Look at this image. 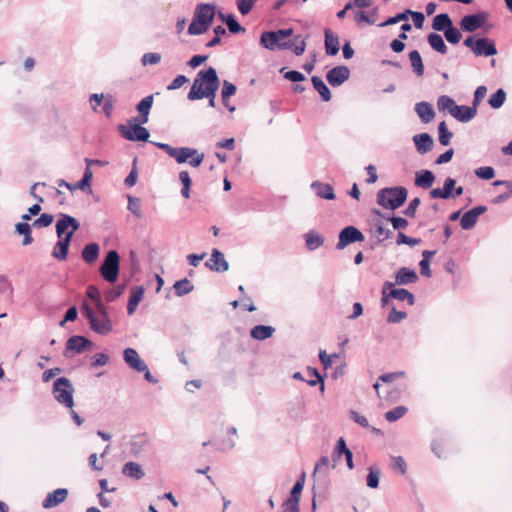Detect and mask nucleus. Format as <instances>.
<instances>
[{
  "label": "nucleus",
  "instance_id": "f257e3e1",
  "mask_svg": "<svg viewBox=\"0 0 512 512\" xmlns=\"http://www.w3.org/2000/svg\"><path fill=\"white\" fill-rule=\"evenodd\" d=\"M220 86V79L217 71L213 67L206 70H200L193 81L191 89L187 95L190 101L207 98L209 107H215V94Z\"/></svg>",
  "mask_w": 512,
  "mask_h": 512
},
{
  "label": "nucleus",
  "instance_id": "f03ea898",
  "mask_svg": "<svg viewBox=\"0 0 512 512\" xmlns=\"http://www.w3.org/2000/svg\"><path fill=\"white\" fill-rule=\"evenodd\" d=\"M56 242L52 256L57 260H66L74 233L80 228V222L73 216L61 213L56 222Z\"/></svg>",
  "mask_w": 512,
  "mask_h": 512
},
{
  "label": "nucleus",
  "instance_id": "7ed1b4c3",
  "mask_svg": "<svg viewBox=\"0 0 512 512\" xmlns=\"http://www.w3.org/2000/svg\"><path fill=\"white\" fill-rule=\"evenodd\" d=\"M83 316L88 320L89 327L95 333L107 335L113 329V324L105 304H99L98 308H92L87 302L81 306Z\"/></svg>",
  "mask_w": 512,
  "mask_h": 512
},
{
  "label": "nucleus",
  "instance_id": "20e7f679",
  "mask_svg": "<svg viewBox=\"0 0 512 512\" xmlns=\"http://www.w3.org/2000/svg\"><path fill=\"white\" fill-rule=\"evenodd\" d=\"M260 44L270 51L291 49L296 56L302 55L306 49V40L302 35H296L292 40L281 42L275 31L263 32Z\"/></svg>",
  "mask_w": 512,
  "mask_h": 512
},
{
  "label": "nucleus",
  "instance_id": "39448f33",
  "mask_svg": "<svg viewBox=\"0 0 512 512\" xmlns=\"http://www.w3.org/2000/svg\"><path fill=\"white\" fill-rule=\"evenodd\" d=\"M407 196L405 187H386L377 192V203L384 209L395 210L405 203Z\"/></svg>",
  "mask_w": 512,
  "mask_h": 512
},
{
  "label": "nucleus",
  "instance_id": "423d86ee",
  "mask_svg": "<svg viewBox=\"0 0 512 512\" xmlns=\"http://www.w3.org/2000/svg\"><path fill=\"white\" fill-rule=\"evenodd\" d=\"M53 395L56 401L65 407H74V387L67 377H59L53 384Z\"/></svg>",
  "mask_w": 512,
  "mask_h": 512
},
{
  "label": "nucleus",
  "instance_id": "0eeeda50",
  "mask_svg": "<svg viewBox=\"0 0 512 512\" xmlns=\"http://www.w3.org/2000/svg\"><path fill=\"white\" fill-rule=\"evenodd\" d=\"M120 270V256L116 250L107 252L103 263L100 266V274L109 283H115Z\"/></svg>",
  "mask_w": 512,
  "mask_h": 512
},
{
  "label": "nucleus",
  "instance_id": "6e6552de",
  "mask_svg": "<svg viewBox=\"0 0 512 512\" xmlns=\"http://www.w3.org/2000/svg\"><path fill=\"white\" fill-rule=\"evenodd\" d=\"M144 124H140L139 122H135L134 124H130V128L125 125H119L118 130L121 136L129 141H148L150 137L149 131L143 127Z\"/></svg>",
  "mask_w": 512,
  "mask_h": 512
},
{
  "label": "nucleus",
  "instance_id": "1a4fd4ad",
  "mask_svg": "<svg viewBox=\"0 0 512 512\" xmlns=\"http://www.w3.org/2000/svg\"><path fill=\"white\" fill-rule=\"evenodd\" d=\"M338 238L336 248L342 250L352 243L364 241L365 236L355 226H346L340 231Z\"/></svg>",
  "mask_w": 512,
  "mask_h": 512
},
{
  "label": "nucleus",
  "instance_id": "9d476101",
  "mask_svg": "<svg viewBox=\"0 0 512 512\" xmlns=\"http://www.w3.org/2000/svg\"><path fill=\"white\" fill-rule=\"evenodd\" d=\"M159 149L165 151L171 158L175 159L178 164L188 162L190 155H193L190 147H173L167 143L151 142Z\"/></svg>",
  "mask_w": 512,
  "mask_h": 512
},
{
  "label": "nucleus",
  "instance_id": "9b49d317",
  "mask_svg": "<svg viewBox=\"0 0 512 512\" xmlns=\"http://www.w3.org/2000/svg\"><path fill=\"white\" fill-rule=\"evenodd\" d=\"M488 19V14L484 11L478 12L476 14H470L464 16L460 21V27L465 32H474Z\"/></svg>",
  "mask_w": 512,
  "mask_h": 512
},
{
  "label": "nucleus",
  "instance_id": "f8f14e48",
  "mask_svg": "<svg viewBox=\"0 0 512 512\" xmlns=\"http://www.w3.org/2000/svg\"><path fill=\"white\" fill-rule=\"evenodd\" d=\"M92 177H93V172L91 170V166H88V164H86V168L84 170L82 179L80 181H78L77 183H75V185H71V183H68L64 179H59L57 181V184L60 187H66L70 191H74L76 189H80L82 191H86L88 189L89 191H91L90 183H91Z\"/></svg>",
  "mask_w": 512,
  "mask_h": 512
},
{
  "label": "nucleus",
  "instance_id": "ddd939ff",
  "mask_svg": "<svg viewBox=\"0 0 512 512\" xmlns=\"http://www.w3.org/2000/svg\"><path fill=\"white\" fill-rule=\"evenodd\" d=\"M216 6L212 3H199L196 5L193 17L198 22L211 26L215 17Z\"/></svg>",
  "mask_w": 512,
  "mask_h": 512
},
{
  "label": "nucleus",
  "instance_id": "4468645a",
  "mask_svg": "<svg viewBox=\"0 0 512 512\" xmlns=\"http://www.w3.org/2000/svg\"><path fill=\"white\" fill-rule=\"evenodd\" d=\"M350 77V70L347 66H336L326 74L328 83L333 87H338L347 81Z\"/></svg>",
  "mask_w": 512,
  "mask_h": 512
},
{
  "label": "nucleus",
  "instance_id": "2eb2a0df",
  "mask_svg": "<svg viewBox=\"0 0 512 512\" xmlns=\"http://www.w3.org/2000/svg\"><path fill=\"white\" fill-rule=\"evenodd\" d=\"M205 266L216 272H225L229 269V264L225 260L224 254L216 248L212 249L211 256L205 262Z\"/></svg>",
  "mask_w": 512,
  "mask_h": 512
},
{
  "label": "nucleus",
  "instance_id": "dca6fc26",
  "mask_svg": "<svg viewBox=\"0 0 512 512\" xmlns=\"http://www.w3.org/2000/svg\"><path fill=\"white\" fill-rule=\"evenodd\" d=\"M154 101L153 94H150L144 97L137 105L136 110L139 115L133 118L134 122H139L140 124H146L149 120L150 110L152 108Z\"/></svg>",
  "mask_w": 512,
  "mask_h": 512
},
{
  "label": "nucleus",
  "instance_id": "f3484780",
  "mask_svg": "<svg viewBox=\"0 0 512 512\" xmlns=\"http://www.w3.org/2000/svg\"><path fill=\"white\" fill-rule=\"evenodd\" d=\"M92 342L81 335H74L70 337L66 342V352L75 351L76 353H82L85 350L91 349ZM67 356V354H65Z\"/></svg>",
  "mask_w": 512,
  "mask_h": 512
},
{
  "label": "nucleus",
  "instance_id": "a211bd4d",
  "mask_svg": "<svg viewBox=\"0 0 512 512\" xmlns=\"http://www.w3.org/2000/svg\"><path fill=\"white\" fill-rule=\"evenodd\" d=\"M455 185L456 180L451 177H447L444 181L443 187L430 190L429 195L432 199H449L452 196Z\"/></svg>",
  "mask_w": 512,
  "mask_h": 512
},
{
  "label": "nucleus",
  "instance_id": "6ab92c4d",
  "mask_svg": "<svg viewBox=\"0 0 512 512\" xmlns=\"http://www.w3.org/2000/svg\"><path fill=\"white\" fill-rule=\"evenodd\" d=\"M124 360L128 366L137 372L146 370V363L139 357L134 348H126L123 352Z\"/></svg>",
  "mask_w": 512,
  "mask_h": 512
},
{
  "label": "nucleus",
  "instance_id": "aec40b11",
  "mask_svg": "<svg viewBox=\"0 0 512 512\" xmlns=\"http://www.w3.org/2000/svg\"><path fill=\"white\" fill-rule=\"evenodd\" d=\"M476 56H494L497 54V48L494 40L489 38H478L476 49H474Z\"/></svg>",
  "mask_w": 512,
  "mask_h": 512
},
{
  "label": "nucleus",
  "instance_id": "412c9836",
  "mask_svg": "<svg viewBox=\"0 0 512 512\" xmlns=\"http://www.w3.org/2000/svg\"><path fill=\"white\" fill-rule=\"evenodd\" d=\"M412 140L415 144L418 153L420 154L428 153L429 151L432 150L434 145L432 136L426 132L414 135Z\"/></svg>",
  "mask_w": 512,
  "mask_h": 512
},
{
  "label": "nucleus",
  "instance_id": "4be33fe9",
  "mask_svg": "<svg viewBox=\"0 0 512 512\" xmlns=\"http://www.w3.org/2000/svg\"><path fill=\"white\" fill-rule=\"evenodd\" d=\"M68 496V490L65 488H58L51 493H48L45 499L43 500L44 508H51L58 506L63 503Z\"/></svg>",
  "mask_w": 512,
  "mask_h": 512
},
{
  "label": "nucleus",
  "instance_id": "5701e85b",
  "mask_svg": "<svg viewBox=\"0 0 512 512\" xmlns=\"http://www.w3.org/2000/svg\"><path fill=\"white\" fill-rule=\"evenodd\" d=\"M452 110L451 116L462 123L469 122L477 114V110L475 108H471V106L457 105Z\"/></svg>",
  "mask_w": 512,
  "mask_h": 512
},
{
  "label": "nucleus",
  "instance_id": "b1692460",
  "mask_svg": "<svg viewBox=\"0 0 512 512\" xmlns=\"http://www.w3.org/2000/svg\"><path fill=\"white\" fill-rule=\"evenodd\" d=\"M311 188L319 198L326 200H334L336 197L334 188L332 187V185L328 183L314 181L311 184Z\"/></svg>",
  "mask_w": 512,
  "mask_h": 512
},
{
  "label": "nucleus",
  "instance_id": "393cba45",
  "mask_svg": "<svg viewBox=\"0 0 512 512\" xmlns=\"http://www.w3.org/2000/svg\"><path fill=\"white\" fill-rule=\"evenodd\" d=\"M418 280V275L415 270L408 267L400 268L395 274V284L406 285L415 283Z\"/></svg>",
  "mask_w": 512,
  "mask_h": 512
},
{
  "label": "nucleus",
  "instance_id": "a878e982",
  "mask_svg": "<svg viewBox=\"0 0 512 512\" xmlns=\"http://www.w3.org/2000/svg\"><path fill=\"white\" fill-rule=\"evenodd\" d=\"M145 289L143 286H134L131 289V294L129 297L128 305H127V313L128 315H133L137 309L138 304L144 297Z\"/></svg>",
  "mask_w": 512,
  "mask_h": 512
},
{
  "label": "nucleus",
  "instance_id": "bb28decb",
  "mask_svg": "<svg viewBox=\"0 0 512 512\" xmlns=\"http://www.w3.org/2000/svg\"><path fill=\"white\" fill-rule=\"evenodd\" d=\"M415 112L423 123H429L435 117L433 106L425 101L419 102L415 105Z\"/></svg>",
  "mask_w": 512,
  "mask_h": 512
},
{
  "label": "nucleus",
  "instance_id": "cd10ccee",
  "mask_svg": "<svg viewBox=\"0 0 512 512\" xmlns=\"http://www.w3.org/2000/svg\"><path fill=\"white\" fill-rule=\"evenodd\" d=\"M435 181V175L430 170H421L416 172L415 185L417 187L428 189L432 186Z\"/></svg>",
  "mask_w": 512,
  "mask_h": 512
},
{
  "label": "nucleus",
  "instance_id": "c85d7f7f",
  "mask_svg": "<svg viewBox=\"0 0 512 512\" xmlns=\"http://www.w3.org/2000/svg\"><path fill=\"white\" fill-rule=\"evenodd\" d=\"M274 332H275V328L272 326L256 325L250 330V336H251V338H253L255 340L263 341V340H266V339L272 337Z\"/></svg>",
  "mask_w": 512,
  "mask_h": 512
},
{
  "label": "nucleus",
  "instance_id": "c756f323",
  "mask_svg": "<svg viewBox=\"0 0 512 512\" xmlns=\"http://www.w3.org/2000/svg\"><path fill=\"white\" fill-rule=\"evenodd\" d=\"M339 39L330 29H325V50L329 56H335L339 52Z\"/></svg>",
  "mask_w": 512,
  "mask_h": 512
},
{
  "label": "nucleus",
  "instance_id": "7c9ffc66",
  "mask_svg": "<svg viewBox=\"0 0 512 512\" xmlns=\"http://www.w3.org/2000/svg\"><path fill=\"white\" fill-rule=\"evenodd\" d=\"M123 475L135 480H140L144 477L145 473L140 464L136 462H127L122 468Z\"/></svg>",
  "mask_w": 512,
  "mask_h": 512
},
{
  "label": "nucleus",
  "instance_id": "2f4dec72",
  "mask_svg": "<svg viewBox=\"0 0 512 512\" xmlns=\"http://www.w3.org/2000/svg\"><path fill=\"white\" fill-rule=\"evenodd\" d=\"M218 17L222 22H224L227 25L229 31L232 34L245 32V28L240 25V23L236 20L233 14H224L222 12H219Z\"/></svg>",
  "mask_w": 512,
  "mask_h": 512
},
{
  "label": "nucleus",
  "instance_id": "473e14b6",
  "mask_svg": "<svg viewBox=\"0 0 512 512\" xmlns=\"http://www.w3.org/2000/svg\"><path fill=\"white\" fill-rule=\"evenodd\" d=\"M306 247L310 251L320 248L324 244V237L314 230H310L304 235Z\"/></svg>",
  "mask_w": 512,
  "mask_h": 512
},
{
  "label": "nucleus",
  "instance_id": "72a5a7b5",
  "mask_svg": "<svg viewBox=\"0 0 512 512\" xmlns=\"http://www.w3.org/2000/svg\"><path fill=\"white\" fill-rule=\"evenodd\" d=\"M311 81L314 89L319 93L322 101H330L332 98L331 91L325 82L318 76H312Z\"/></svg>",
  "mask_w": 512,
  "mask_h": 512
},
{
  "label": "nucleus",
  "instance_id": "f704fd0d",
  "mask_svg": "<svg viewBox=\"0 0 512 512\" xmlns=\"http://www.w3.org/2000/svg\"><path fill=\"white\" fill-rule=\"evenodd\" d=\"M100 247L97 243H89L87 244L81 253L82 259L88 263L92 264L94 263L99 256Z\"/></svg>",
  "mask_w": 512,
  "mask_h": 512
},
{
  "label": "nucleus",
  "instance_id": "c9c22d12",
  "mask_svg": "<svg viewBox=\"0 0 512 512\" xmlns=\"http://www.w3.org/2000/svg\"><path fill=\"white\" fill-rule=\"evenodd\" d=\"M427 41L431 48L440 54H446L448 51L442 36L438 33H430L427 36Z\"/></svg>",
  "mask_w": 512,
  "mask_h": 512
},
{
  "label": "nucleus",
  "instance_id": "e433bc0d",
  "mask_svg": "<svg viewBox=\"0 0 512 512\" xmlns=\"http://www.w3.org/2000/svg\"><path fill=\"white\" fill-rule=\"evenodd\" d=\"M453 24L449 14L441 13L434 17L432 22V28L435 31L444 32L445 29H448Z\"/></svg>",
  "mask_w": 512,
  "mask_h": 512
},
{
  "label": "nucleus",
  "instance_id": "4c0bfd02",
  "mask_svg": "<svg viewBox=\"0 0 512 512\" xmlns=\"http://www.w3.org/2000/svg\"><path fill=\"white\" fill-rule=\"evenodd\" d=\"M390 296L400 301H407L409 305L415 304V296L404 288H391Z\"/></svg>",
  "mask_w": 512,
  "mask_h": 512
},
{
  "label": "nucleus",
  "instance_id": "58836bf2",
  "mask_svg": "<svg viewBox=\"0 0 512 512\" xmlns=\"http://www.w3.org/2000/svg\"><path fill=\"white\" fill-rule=\"evenodd\" d=\"M306 373L309 377V379L306 380L307 384L312 387L320 384V390L323 392L325 389L324 378L320 375L318 370L314 367H308Z\"/></svg>",
  "mask_w": 512,
  "mask_h": 512
},
{
  "label": "nucleus",
  "instance_id": "ea45409f",
  "mask_svg": "<svg viewBox=\"0 0 512 512\" xmlns=\"http://www.w3.org/2000/svg\"><path fill=\"white\" fill-rule=\"evenodd\" d=\"M173 288L175 291V295L178 297H182L192 292L194 286L190 282V280H188L187 278H183L181 280L176 281L173 285Z\"/></svg>",
  "mask_w": 512,
  "mask_h": 512
},
{
  "label": "nucleus",
  "instance_id": "a19ab883",
  "mask_svg": "<svg viewBox=\"0 0 512 512\" xmlns=\"http://www.w3.org/2000/svg\"><path fill=\"white\" fill-rule=\"evenodd\" d=\"M409 60L411 62V66L413 69V72L417 76H422L424 74V65L422 61V57L417 50H413L409 53Z\"/></svg>",
  "mask_w": 512,
  "mask_h": 512
},
{
  "label": "nucleus",
  "instance_id": "79ce46f5",
  "mask_svg": "<svg viewBox=\"0 0 512 512\" xmlns=\"http://www.w3.org/2000/svg\"><path fill=\"white\" fill-rule=\"evenodd\" d=\"M15 230L19 235L24 236L22 245L27 246L33 242V238L31 236V227L27 222L17 223Z\"/></svg>",
  "mask_w": 512,
  "mask_h": 512
},
{
  "label": "nucleus",
  "instance_id": "37998d69",
  "mask_svg": "<svg viewBox=\"0 0 512 512\" xmlns=\"http://www.w3.org/2000/svg\"><path fill=\"white\" fill-rule=\"evenodd\" d=\"M179 180H180V182L182 184L181 195L185 199L190 198V191H191L192 180L190 178V175H189L188 171H186V170L180 171L179 172Z\"/></svg>",
  "mask_w": 512,
  "mask_h": 512
},
{
  "label": "nucleus",
  "instance_id": "c03bdc74",
  "mask_svg": "<svg viewBox=\"0 0 512 512\" xmlns=\"http://www.w3.org/2000/svg\"><path fill=\"white\" fill-rule=\"evenodd\" d=\"M304 484H305V473H302L301 476L297 479V481L293 485L291 492H290V496L288 497L287 500L300 502V496H301V492L303 490Z\"/></svg>",
  "mask_w": 512,
  "mask_h": 512
},
{
  "label": "nucleus",
  "instance_id": "a18cd8bd",
  "mask_svg": "<svg viewBox=\"0 0 512 512\" xmlns=\"http://www.w3.org/2000/svg\"><path fill=\"white\" fill-rule=\"evenodd\" d=\"M505 100L506 92L500 88L490 96L488 103L493 109H499L503 106Z\"/></svg>",
  "mask_w": 512,
  "mask_h": 512
},
{
  "label": "nucleus",
  "instance_id": "49530a36",
  "mask_svg": "<svg viewBox=\"0 0 512 512\" xmlns=\"http://www.w3.org/2000/svg\"><path fill=\"white\" fill-rule=\"evenodd\" d=\"M439 143L443 146H448L453 137V133L447 128L446 122L442 121L438 125Z\"/></svg>",
  "mask_w": 512,
  "mask_h": 512
},
{
  "label": "nucleus",
  "instance_id": "de8ad7c7",
  "mask_svg": "<svg viewBox=\"0 0 512 512\" xmlns=\"http://www.w3.org/2000/svg\"><path fill=\"white\" fill-rule=\"evenodd\" d=\"M127 209L138 219L142 218L141 199L128 195Z\"/></svg>",
  "mask_w": 512,
  "mask_h": 512
},
{
  "label": "nucleus",
  "instance_id": "09e8293b",
  "mask_svg": "<svg viewBox=\"0 0 512 512\" xmlns=\"http://www.w3.org/2000/svg\"><path fill=\"white\" fill-rule=\"evenodd\" d=\"M209 28H210V26H208L207 24H205L203 22H198L197 19H195L193 17L192 22L190 23L187 32L189 35H202L206 31H208Z\"/></svg>",
  "mask_w": 512,
  "mask_h": 512
},
{
  "label": "nucleus",
  "instance_id": "8fccbe9b",
  "mask_svg": "<svg viewBox=\"0 0 512 512\" xmlns=\"http://www.w3.org/2000/svg\"><path fill=\"white\" fill-rule=\"evenodd\" d=\"M408 409L405 406H397L393 408L392 410H389L385 413V419L388 422H395L402 418L406 413Z\"/></svg>",
  "mask_w": 512,
  "mask_h": 512
},
{
  "label": "nucleus",
  "instance_id": "3c124183",
  "mask_svg": "<svg viewBox=\"0 0 512 512\" xmlns=\"http://www.w3.org/2000/svg\"><path fill=\"white\" fill-rule=\"evenodd\" d=\"M443 33H444L445 39L450 44H457L460 42V40L462 38V34H461L460 30L458 28H456L453 24L448 29H445V31Z\"/></svg>",
  "mask_w": 512,
  "mask_h": 512
},
{
  "label": "nucleus",
  "instance_id": "603ef678",
  "mask_svg": "<svg viewBox=\"0 0 512 512\" xmlns=\"http://www.w3.org/2000/svg\"><path fill=\"white\" fill-rule=\"evenodd\" d=\"M402 376H404V372H402V371L382 374L379 376L378 381L373 385V388L376 390L377 394H379V392H378L379 387H380L379 381H382L384 383H390Z\"/></svg>",
  "mask_w": 512,
  "mask_h": 512
},
{
  "label": "nucleus",
  "instance_id": "864d4df0",
  "mask_svg": "<svg viewBox=\"0 0 512 512\" xmlns=\"http://www.w3.org/2000/svg\"><path fill=\"white\" fill-rule=\"evenodd\" d=\"M437 105H438V109L441 110V111H445V110H448V112L451 114V111H453L452 109L457 106L455 101L447 96V95H442L438 98V101H437Z\"/></svg>",
  "mask_w": 512,
  "mask_h": 512
},
{
  "label": "nucleus",
  "instance_id": "5fc2aeb1",
  "mask_svg": "<svg viewBox=\"0 0 512 512\" xmlns=\"http://www.w3.org/2000/svg\"><path fill=\"white\" fill-rule=\"evenodd\" d=\"M237 91V87L235 84L229 82L228 80H224L222 84V102L226 103L231 96H233Z\"/></svg>",
  "mask_w": 512,
  "mask_h": 512
},
{
  "label": "nucleus",
  "instance_id": "6e6d98bb",
  "mask_svg": "<svg viewBox=\"0 0 512 512\" xmlns=\"http://www.w3.org/2000/svg\"><path fill=\"white\" fill-rule=\"evenodd\" d=\"M374 233L377 235V243H382L392 235V232L385 228L381 222L375 224Z\"/></svg>",
  "mask_w": 512,
  "mask_h": 512
},
{
  "label": "nucleus",
  "instance_id": "4d7b16f0",
  "mask_svg": "<svg viewBox=\"0 0 512 512\" xmlns=\"http://www.w3.org/2000/svg\"><path fill=\"white\" fill-rule=\"evenodd\" d=\"M369 473L367 475V486L372 489H376L379 486L380 480V471L379 469H374L373 467H369Z\"/></svg>",
  "mask_w": 512,
  "mask_h": 512
},
{
  "label": "nucleus",
  "instance_id": "13d9d810",
  "mask_svg": "<svg viewBox=\"0 0 512 512\" xmlns=\"http://www.w3.org/2000/svg\"><path fill=\"white\" fill-rule=\"evenodd\" d=\"M477 220L478 219L475 216H473L470 211H467L463 214V216L461 218V221H460L461 228L463 230H470L476 225Z\"/></svg>",
  "mask_w": 512,
  "mask_h": 512
},
{
  "label": "nucleus",
  "instance_id": "bf43d9fd",
  "mask_svg": "<svg viewBox=\"0 0 512 512\" xmlns=\"http://www.w3.org/2000/svg\"><path fill=\"white\" fill-rule=\"evenodd\" d=\"M475 175L480 179L490 180L495 176V170L491 166H483L475 170Z\"/></svg>",
  "mask_w": 512,
  "mask_h": 512
},
{
  "label": "nucleus",
  "instance_id": "052dcab7",
  "mask_svg": "<svg viewBox=\"0 0 512 512\" xmlns=\"http://www.w3.org/2000/svg\"><path fill=\"white\" fill-rule=\"evenodd\" d=\"M53 220V215L43 213L40 217L34 220L32 225L36 228H44L50 226L53 223Z\"/></svg>",
  "mask_w": 512,
  "mask_h": 512
},
{
  "label": "nucleus",
  "instance_id": "680f3d73",
  "mask_svg": "<svg viewBox=\"0 0 512 512\" xmlns=\"http://www.w3.org/2000/svg\"><path fill=\"white\" fill-rule=\"evenodd\" d=\"M329 464H330L329 457L321 456L315 465L313 474L315 475L316 473H323V474L327 475L328 470H329Z\"/></svg>",
  "mask_w": 512,
  "mask_h": 512
},
{
  "label": "nucleus",
  "instance_id": "e2e57ef3",
  "mask_svg": "<svg viewBox=\"0 0 512 512\" xmlns=\"http://www.w3.org/2000/svg\"><path fill=\"white\" fill-rule=\"evenodd\" d=\"M86 295L95 302V308H98L99 304H104L99 289L94 285H89L87 287Z\"/></svg>",
  "mask_w": 512,
  "mask_h": 512
},
{
  "label": "nucleus",
  "instance_id": "0e129e2a",
  "mask_svg": "<svg viewBox=\"0 0 512 512\" xmlns=\"http://www.w3.org/2000/svg\"><path fill=\"white\" fill-rule=\"evenodd\" d=\"M421 242L420 238H412L404 234L403 232L399 231L397 235V244L402 245L406 244L409 246H415L418 245Z\"/></svg>",
  "mask_w": 512,
  "mask_h": 512
},
{
  "label": "nucleus",
  "instance_id": "69168bd1",
  "mask_svg": "<svg viewBox=\"0 0 512 512\" xmlns=\"http://www.w3.org/2000/svg\"><path fill=\"white\" fill-rule=\"evenodd\" d=\"M257 0H237V8L242 15H247L252 10Z\"/></svg>",
  "mask_w": 512,
  "mask_h": 512
},
{
  "label": "nucleus",
  "instance_id": "338daca9",
  "mask_svg": "<svg viewBox=\"0 0 512 512\" xmlns=\"http://www.w3.org/2000/svg\"><path fill=\"white\" fill-rule=\"evenodd\" d=\"M191 152L193 153V155H190V158L188 160V164L192 167H199L203 160H204V154L203 153H200L197 149L195 148H192L191 149Z\"/></svg>",
  "mask_w": 512,
  "mask_h": 512
},
{
  "label": "nucleus",
  "instance_id": "774afa93",
  "mask_svg": "<svg viewBox=\"0 0 512 512\" xmlns=\"http://www.w3.org/2000/svg\"><path fill=\"white\" fill-rule=\"evenodd\" d=\"M124 288H125V286L122 285V286H117L115 288L109 289L105 293V300L109 303L114 302L118 297L121 296V294L124 291Z\"/></svg>",
  "mask_w": 512,
  "mask_h": 512
}]
</instances>
